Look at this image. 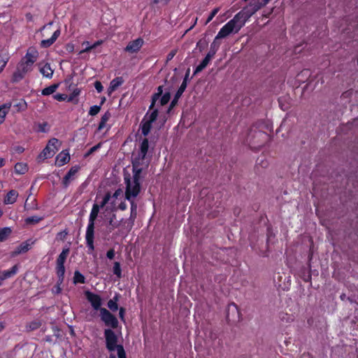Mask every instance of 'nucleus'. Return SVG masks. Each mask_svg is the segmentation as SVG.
Instances as JSON below:
<instances>
[{
  "instance_id": "nucleus-1",
  "label": "nucleus",
  "mask_w": 358,
  "mask_h": 358,
  "mask_svg": "<svg viewBox=\"0 0 358 358\" xmlns=\"http://www.w3.org/2000/svg\"><path fill=\"white\" fill-rule=\"evenodd\" d=\"M132 166V177H130L129 175L124 176V183L126 185L125 199L127 200L136 199L141 192V182L145 176L143 171L147 168L145 163L140 164L138 160H133Z\"/></svg>"
},
{
  "instance_id": "nucleus-2",
  "label": "nucleus",
  "mask_w": 358,
  "mask_h": 358,
  "mask_svg": "<svg viewBox=\"0 0 358 358\" xmlns=\"http://www.w3.org/2000/svg\"><path fill=\"white\" fill-rule=\"evenodd\" d=\"M104 337L106 347L110 352L109 358H127L124 349L118 343V337L113 330L105 329Z\"/></svg>"
},
{
  "instance_id": "nucleus-3",
  "label": "nucleus",
  "mask_w": 358,
  "mask_h": 358,
  "mask_svg": "<svg viewBox=\"0 0 358 358\" xmlns=\"http://www.w3.org/2000/svg\"><path fill=\"white\" fill-rule=\"evenodd\" d=\"M99 213V204L94 203L91 210L89 222L86 229L85 240L88 248V253L90 254L94 250V221L96 220Z\"/></svg>"
},
{
  "instance_id": "nucleus-4",
  "label": "nucleus",
  "mask_w": 358,
  "mask_h": 358,
  "mask_svg": "<svg viewBox=\"0 0 358 358\" xmlns=\"http://www.w3.org/2000/svg\"><path fill=\"white\" fill-rule=\"evenodd\" d=\"M61 143L59 140L55 138H51L45 148L43 150L41 153L39 155L38 158L40 159H45L52 157L57 151L59 149Z\"/></svg>"
},
{
  "instance_id": "nucleus-5",
  "label": "nucleus",
  "mask_w": 358,
  "mask_h": 358,
  "mask_svg": "<svg viewBox=\"0 0 358 358\" xmlns=\"http://www.w3.org/2000/svg\"><path fill=\"white\" fill-rule=\"evenodd\" d=\"M32 66L33 65L22 59L13 73V80L17 82L23 78L28 72L32 70Z\"/></svg>"
},
{
  "instance_id": "nucleus-6",
  "label": "nucleus",
  "mask_w": 358,
  "mask_h": 358,
  "mask_svg": "<svg viewBox=\"0 0 358 358\" xmlns=\"http://www.w3.org/2000/svg\"><path fill=\"white\" fill-rule=\"evenodd\" d=\"M100 316L101 320L105 324L111 328H116L118 325V321L117 318L112 315L107 309H100Z\"/></svg>"
},
{
  "instance_id": "nucleus-7",
  "label": "nucleus",
  "mask_w": 358,
  "mask_h": 358,
  "mask_svg": "<svg viewBox=\"0 0 358 358\" xmlns=\"http://www.w3.org/2000/svg\"><path fill=\"white\" fill-rule=\"evenodd\" d=\"M85 295L87 300L91 303L92 308L96 310H100L102 304L101 296L90 291H86Z\"/></svg>"
},
{
  "instance_id": "nucleus-8",
  "label": "nucleus",
  "mask_w": 358,
  "mask_h": 358,
  "mask_svg": "<svg viewBox=\"0 0 358 358\" xmlns=\"http://www.w3.org/2000/svg\"><path fill=\"white\" fill-rule=\"evenodd\" d=\"M148 139L145 138L143 140L141 144L140 147V152L138 154V157L135 158L134 160H138V162L141 163H145L148 166V161L145 160V156L147 155L148 150Z\"/></svg>"
},
{
  "instance_id": "nucleus-9",
  "label": "nucleus",
  "mask_w": 358,
  "mask_h": 358,
  "mask_svg": "<svg viewBox=\"0 0 358 358\" xmlns=\"http://www.w3.org/2000/svg\"><path fill=\"white\" fill-rule=\"evenodd\" d=\"M144 44V41L141 38H138L128 43L124 50L129 53H136L140 50Z\"/></svg>"
},
{
  "instance_id": "nucleus-10",
  "label": "nucleus",
  "mask_w": 358,
  "mask_h": 358,
  "mask_svg": "<svg viewBox=\"0 0 358 358\" xmlns=\"http://www.w3.org/2000/svg\"><path fill=\"white\" fill-rule=\"evenodd\" d=\"M38 57V50L34 47H30L27 50L25 56L22 59L29 62L31 65H34V64L36 62Z\"/></svg>"
},
{
  "instance_id": "nucleus-11",
  "label": "nucleus",
  "mask_w": 358,
  "mask_h": 358,
  "mask_svg": "<svg viewBox=\"0 0 358 358\" xmlns=\"http://www.w3.org/2000/svg\"><path fill=\"white\" fill-rule=\"evenodd\" d=\"M79 170L78 166H73L71 168V169L69 171V172L66 174V176L63 178V185L65 188H66L69 184L75 180L76 175L78 173Z\"/></svg>"
},
{
  "instance_id": "nucleus-12",
  "label": "nucleus",
  "mask_w": 358,
  "mask_h": 358,
  "mask_svg": "<svg viewBox=\"0 0 358 358\" xmlns=\"http://www.w3.org/2000/svg\"><path fill=\"white\" fill-rule=\"evenodd\" d=\"M122 194V190L121 189H117L115 190V192L110 194L109 192L107 193L105 196H109L110 199H109V203L108 206H107V208L113 210L116 208L117 205V198L121 196Z\"/></svg>"
},
{
  "instance_id": "nucleus-13",
  "label": "nucleus",
  "mask_w": 358,
  "mask_h": 358,
  "mask_svg": "<svg viewBox=\"0 0 358 358\" xmlns=\"http://www.w3.org/2000/svg\"><path fill=\"white\" fill-rule=\"evenodd\" d=\"M18 271V266L15 265L10 269L3 271L0 273V286L2 285L3 281L8 278L14 276Z\"/></svg>"
},
{
  "instance_id": "nucleus-14",
  "label": "nucleus",
  "mask_w": 358,
  "mask_h": 358,
  "mask_svg": "<svg viewBox=\"0 0 358 358\" xmlns=\"http://www.w3.org/2000/svg\"><path fill=\"white\" fill-rule=\"evenodd\" d=\"M34 242L27 241L22 243L17 246L15 250L13 252V256H17L21 253L27 252L30 248Z\"/></svg>"
},
{
  "instance_id": "nucleus-15",
  "label": "nucleus",
  "mask_w": 358,
  "mask_h": 358,
  "mask_svg": "<svg viewBox=\"0 0 358 358\" xmlns=\"http://www.w3.org/2000/svg\"><path fill=\"white\" fill-rule=\"evenodd\" d=\"M69 160V153L66 151H62L56 157V164L58 166H62L68 163Z\"/></svg>"
},
{
  "instance_id": "nucleus-16",
  "label": "nucleus",
  "mask_w": 358,
  "mask_h": 358,
  "mask_svg": "<svg viewBox=\"0 0 358 358\" xmlns=\"http://www.w3.org/2000/svg\"><path fill=\"white\" fill-rule=\"evenodd\" d=\"M40 68L39 71L41 73L48 78H51L52 77L54 71L52 69L50 64L48 63L42 64L41 63L39 64Z\"/></svg>"
},
{
  "instance_id": "nucleus-17",
  "label": "nucleus",
  "mask_w": 358,
  "mask_h": 358,
  "mask_svg": "<svg viewBox=\"0 0 358 358\" xmlns=\"http://www.w3.org/2000/svg\"><path fill=\"white\" fill-rule=\"evenodd\" d=\"M124 83V80L122 77H117L113 79L110 83V86L108 88V94H111L114 91H115L120 86H121Z\"/></svg>"
},
{
  "instance_id": "nucleus-18",
  "label": "nucleus",
  "mask_w": 358,
  "mask_h": 358,
  "mask_svg": "<svg viewBox=\"0 0 358 358\" xmlns=\"http://www.w3.org/2000/svg\"><path fill=\"white\" fill-rule=\"evenodd\" d=\"M60 35V30L57 29L51 36V38L45 40H43L41 42V46L42 48H48L52 45Z\"/></svg>"
},
{
  "instance_id": "nucleus-19",
  "label": "nucleus",
  "mask_w": 358,
  "mask_h": 358,
  "mask_svg": "<svg viewBox=\"0 0 358 358\" xmlns=\"http://www.w3.org/2000/svg\"><path fill=\"white\" fill-rule=\"evenodd\" d=\"M17 196V192L12 189L7 193L3 202L5 204H13L16 201Z\"/></svg>"
},
{
  "instance_id": "nucleus-20",
  "label": "nucleus",
  "mask_w": 358,
  "mask_h": 358,
  "mask_svg": "<svg viewBox=\"0 0 358 358\" xmlns=\"http://www.w3.org/2000/svg\"><path fill=\"white\" fill-rule=\"evenodd\" d=\"M217 35L215 36L214 41L213 42V43L210 45V51L208 52V54L205 57V58H206L209 61H210V59L214 57V55H215L217 50H218L219 45H220L219 44H216V41H217V40L220 39L221 38H217Z\"/></svg>"
},
{
  "instance_id": "nucleus-21",
  "label": "nucleus",
  "mask_w": 358,
  "mask_h": 358,
  "mask_svg": "<svg viewBox=\"0 0 358 358\" xmlns=\"http://www.w3.org/2000/svg\"><path fill=\"white\" fill-rule=\"evenodd\" d=\"M11 107L13 108L15 112H20L27 109V104L24 100L20 99L15 101L13 104L11 103Z\"/></svg>"
},
{
  "instance_id": "nucleus-22",
  "label": "nucleus",
  "mask_w": 358,
  "mask_h": 358,
  "mask_svg": "<svg viewBox=\"0 0 358 358\" xmlns=\"http://www.w3.org/2000/svg\"><path fill=\"white\" fill-rule=\"evenodd\" d=\"M10 108L11 103H6L0 106V124L3 123L5 120L6 115L10 110Z\"/></svg>"
},
{
  "instance_id": "nucleus-23",
  "label": "nucleus",
  "mask_w": 358,
  "mask_h": 358,
  "mask_svg": "<svg viewBox=\"0 0 358 358\" xmlns=\"http://www.w3.org/2000/svg\"><path fill=\"white\" fill-rule=\"evenodd\" d=\"M110 117H111V114L108 111L106 112L103 115V116L101 117L100 123L99 124V127H98L99 131H101L106 127V123Z\"/></svg>"
},
{
  "instance_id": "nucleus-24",
  "label": "nucleus",
  "mask_w": 358,
  "mask_h": 358,
  "mask_svg": "<svg viewBox=\"0 0 358 358\" xmlns=\"http://www.w3.org/2000/svg\"><path fill=\"white\" fill-rule=\"evenodd\" d=\"M162 88H163L162 86H159L157 88V91H158L157 93H155L152 96V103L150 106V110H152L154 106L157 103V101L159 99L160 96H162V94L163 92Z\"/></svg>"
},
{
  "instance_id": "nucleus-25",
  "label": "nucleus",
  "mask_w": 358,
  "mask_h": 358,
  "mask_svg": "<svg viewBox=\"0 0 358 358\" xmlns=\"http://www.w3.org/2000/svg\"><path fill=\"white\" fill-rule=\"evenodd\" d=\"M28 170L27 165L24 163L18 162L15 165V171L17 173L24 174Z\"/></svg>"
},
{
  "instance_id": "nucleus-26",
  "label": "nucleus",
  "mask_w": 358,
  "mask_h": 358,
  "mask_svg": "<svg viewBox=\"0 0 358 358\" xmlns=\"http://www.w3.org/2000/svg\"><path fill=\"white\" fill-rule=\"evenodd\" d=\"M59 87V84H53L49 87L44 88L42 90V94L44 96H48L53 94Z\"/></svg>"
},
{
  "instance_id": "nucleus-27",
  "label": "nucleus",
  "mask_w": 358,
  "mask_h": 358,
  "mask_svg": "<svg viewBox=\"0 0 358 358\" xmlns=\"http://www.w3.org/2000/svg\"><path fill=\"white\" fill-rule=\"evenodd\" d=\"M10 227H4L0 229V242L4 241L11 234Z\"/></svg>"
},
{
  "instance_id": "nucleus-28",
  "label": "nucleus",
  "mask_w": 358,
  "mask_h": 358,
  "mask_svg": "<svg viewBox=\"0 0 358 358\" xmlns=\"http://www.w3.org/2000/svg\"><path fill=\"white\" fill-rule=\"evenodd\" d=\"M188 77V74L186 75L184 80L182 81L181 85L180 86L179 89L178 90L177 92L176 93L175 96H176V99H179L184 91L185 90L187 87V78Z\"/></svg>"
},
{
  "instance_id": "nucleus-29",
  "label": "nucleus",
  "mask_w": 358,
  "mask_h": 358,
  "mask_svg": "<svg viewBox=\"0 0 358 358\" xmlns=\"http://www.w3.org/2000/svg\"><path fill=\"white\" fill-rule=\"evenodd\" d=\"M41 326V322L39 320H34L28 323L26 328L28 331H34L38 329Z\"/></svg>"
},
{
  "instance_id": "nucleus-30",
  "label": "nucleus",
  "mask_w": 358,
  "mask_h": 358,
  "mask_svg": "<svg viewBox=\"0 0 358 358\" xmlns=\"http://www.w3.org/2000/svg\"><path fill=\"white\" fill-rule=\"evenodd\" d=\"M117 296H114L112 299H110L108 302V307L112 311H116L118 309L117 306Z\"/></svg>"
},
{
  "instance_id": "nucleus-31",
  "label": "nucleus",
  "mask_w": 358,
  "mask_h": 358,
  "mask_svg": "<svg viewBox=\"0 0 358 358\" xmlns=\"http://www.w3.org/2000/svg\"><path fill=\"white\" fill-rule=\"evenodd\" d=\"M85 276L80 273L78 271H76L73 276V282L77 283H85Z\"/></svg>"
},
{
  "instance_id": "nucleus-32",
  "label": "nucleus",
  "mask_w": 358,
  "mask_h": 358,
  "mask_svg": "<svg viewBox=\"0 0 358 358\" xmlns=\"http://www.w3.org/2000/svg\"><path fill=\"white\" fill-rule=\"evenodd\" d=\"M171 94L169 92L164 94L162 96H160L159 99L157 101L158 103L160 106H164L170 101Z\"/></svg>"
},
{
  "instance_id": "nucleus-33",
  "label": "nucleus",
  "mask_w": 358,
  "mask_h": 358,
  "mask_svg": "<svg viewBox=\"0 0 358 358\" xmlns=\"http://www.w3.org/2000/svg\"><path fill=\"white\" fill-rule=\"evenodd\" d=\"M57 274L58 278L61 282L63 281L64 273H65V267L64 265H56Z\"/></svg>"
},
{
  "instance_id": "nucleus-34",
  "label": "nucleus",
  "mask_w": 358,
  "mask_h": 358,
  "mask_svg": "<svg viewBox=\"0 0 358 358\" xmlns=\"http://www.w3.org/2000/svg\"><path fill=\"white\" fill-rule=\"evenodd\" d=\"M209 60H208L206 58H204L203 61L200 63V64L196 66L194 74H196L199 72L201 71L203 69H204L209 64Z\"/></svg>"
},
{
  "instance_id": "nucleus-35",
  "label": "nucleus",
  "mask_w": 358,
  "mask_h": 358,
  "mask_svg": "<svg viewBox=\"0 0 358 358\" xmlns=\"http://www.w3.org/2000/svg\"><path fill=\"white\" fill-rule=\"evenodd\" d=\"M113 273L118 278H120L122 277V270L120 267V264L117 262H114L113 268Z\"/></svg>"
},
{
  "instance_id": "nucleus-36",
  "label": "nucleus",
  "mask_w": 358,
  "mask_h": 358,
  "mask_svg": "<svg viewBox=\"0 0 358 358\" xmlns=\"http://www.w3.org/2000/svg\"><path fill=\"white\" fill-rule=\"evenodd\" d=\"M43 220V217H39L37 215H34L31 217H29L25 220L27 224H36Z\"/></svg>"
},
{
  "instance_id": "nucleus-37",
  "label": "nucleus",
  "mask_w": 358,
  "mask_h": 358,
  "mask_svg": "<svg viewBox=\"0 0 358 358\" xmlns=\"http://www.w3.org/2000/svg\"><path fill=\"white\" fill-rule=\"evenodd\" d=\"M151 124H152V122H148V120L143 124L142 134L144 136H147L149 134L150 129H151Z\"/></svg>"
},
{
  "instance_id": "nucleus-38",
  "label": "nucleus",
  "mask_w": 358,
  "mask_h": 358,
  "mask_svg": "<svg viewBox=\"0 0 358 358\" xmlns=\"http://www.w3.org/2000/svg\"><path fill=\"white\" fill-rule=\"evenodd\" d=\"M157 115H158V110L157 109H154L151 113L150 114H148L147 113L146 115V117H148V122H153L156 120L157 117Z\"/></svg>"
},
{
  "instance_id": "nucleus-39",
  "label": "nucleus",
  "mask_w": 358,
  "mask_h": 358,
  "mask_svg": "<svg viewBox=\"0 0 358 358\" xmlns=\"http://www.w3.org/2000/svg\"><path fill=\"white\" fill-rule=\"evenodd\" d=\"M103 43V41L102 40H100V41H96L94 44H92L90 48H85L83 50H81L79 54H83L84 52H89L91 50L96 48L97 46L101 45Z\"/></svg>"
},
{
  "instance_id": "nucleus-40",
  "label": "nucleus",
  "mask_w": 358,
  "mask_h": 358,
  "mask_svg": "<svg viewBox=\"0 0 358 358\" xmlns=\"http://www.w3.org/2000/svg\"><path fill=\"white\" fill-rule=\"evenodd\" d=\"M100 110L101 106H93L90 108L89 115L92 116L96 115L99 113Z\"/></svg>"
},
{
  "instance_id": "nucleus-41",
  "label": "nucleus",
  "mask_w": 358,
  "mask_h": 358,
  "mask_svg": "<svg viewBox=\"0 0 358 358\" xmlns=\"http://www.w3.org/2000/svg\"><path fill=\"white\" fill-rule=\"evenodd\" d=\"M115 218V215H113L110 221H109V229L110 231L113 230L114 229L117 228L118 227V223L114 222V219Z\"/></svg>"
},
{
  "instance_id": "nucleus-42",
  "label": "nucleus",
  "mask_w": 358,
  "mask_h": 358,
  "mask_svg": "<svg viewBox=\"0 0 358 358\" xmlns=\"http://www.w3.org/2000/svg\"><path fill=\"white\" fill-rule=\"evenodd\" d=\"M219 10H220V8H214L212 10V12L210 13V15L208 16V17L206 22V24H208V22H210L213 19V17L217 15V13L219 12Z\"/></svg>"
},
{
  "instance_id": "nucleus-43",
  "label": "nucleus",
  "mask_w": 358,
  "mask_h": 358,
  "mask_svg": "<svg viewBox=\"0 0 358 358\" xmlns=\"http://www.w3.org/2000/svg\"><path fill=\"white\" fill-rule=\"evenodd\" d=\"M109 199H110L109 197V196H104L102 201L101 202V203L99 205V209L100 208H103L104 206H106V205L108 206V203H109Z\"/></svg>"
},
{
  "instance_id": "nucleus-44",
  "label": "nucleus",
  "mask_w": 358,
  "mask_h": 358,
  "mask_svg": "<svg viewBox=\"0 0 358 358\" xmlns=\"http://www.w3.org/2000/svg\"><path fill=\"white\" fill-rule=\"evenodd\" d=\"M69 253V248H64V249H63L62 252L59 254L58 257L66 259Z\"/></svg>"
},
{
  "instance_id": "nucleus-45",
  "label": "nucleus",
  "mask_w": 358,
  "mask_h": 358,
  "mask_svg": "<svg viewBox=\"0 0 358 358\" xmlns=\"http://www.w3.org/2000/svg\"><path fill=\"white\" fill-rule=\"evenodd\" d=\"M7 63V59L0 55V72L3 69Z\"/></svg>"
},
{
  "instance_id": "nucleus-46",
  "label": "nucleus",
  "mask_w": 358,
  "mask_h": 358,
  "mask_svg": "<svg viewBox=\"0 0 358 358\" xmlns=\"http://www.w3.org/2000/svg\"><path fill=\"white\" fill-rule=\"evenodd\" d=\"M94 87H95V89L96 90V91H97L98 92H102V90H103V85H102L101 83V82H99V81H96V82H95V83H94Z\"/></svg>"
},
{
  "instance_id": "nucleus-47",
  "label": "nucleus",
  "mask_w": 358,
  "mask_h": 358,
  "mask_svg": "<svg viewBox=\"0 0 358 358\" xmlns=\"http://www.w3.org/2000/svg\"><path fill=\"white\" fill-rule=\"evenodd\" d=\"M48 124L47 123H42L38 124V131L41 132H46L48 129Z\"/></svg>"
},
{
  "instance_id": "nucleus-48",
  "label": "nucleus",
  "mask_w": 358,
  "mask_h": 358,
  "mask_svg": "<svg viewBox=\"0 0 358 358\" xmlns=\"http://www.w3.org/2000/svg\"><path fill=\"white\" fill-rule=\"evenodd\" d=\"M115 252L114 250V249H110L109 250L107 253H106V257L109 259H113L115 257Z\"/></svg>"
},
{
  "instance_id": "nucleus-49",
  "label": "nucleus",
  "mask_w": 358,
  "mask_h": 358,
  "mask_svg": "<svg viewBox=\"0 0 358 358\" xmlns=\"http://www.w3.org/2000/svg\"><path fill=\"white\" fill-rule=\"evenodd\" d=\"M54 98L57 101H64L66 98V95L63 94H57L54 96Z\"/></svg>"
},
{
  "instance_id": "nucleus-50",
  "label": "nucleus",
  "mask_w": 358,
  "mask_h": 358,
  "mask_svg": "<svg viewBox=\"0 0 358 358\" xmlns=\"http://www.w3.org/2000/svg\"><path fill=\"white\" fill-rule=\"evenodd\" d=\"M135 199H131V200H128L131 204V211H137V204L134 201Z\"/></svg>"
},
{
  "instance_id": "nucleus-51",
  "label": "nucleus",
  "mask_w": 358,
  "mask_h": 358,
  "mask_svg": "<svg viewBox=\"0 0 358 358\" xmlns=\"http://www.w3.org/2000/svg\"><path fill=\"white\" fill-rule=\"evenodd\" d=\"M101 145L100 144H97L94 146H93L92 148H91L88 152L86 154V156H88L90 155H91L92 153H93L94 151H96L97 149H99L100 148Z\"/></svg>"
},
{
  "instance_id": "nucleus-52",
  "label": "nucleus",
  "mask_w": 358,
  "mask_h": 358,
  "mask_svg": "<svg viewBox=\"0 0 358 358\" xmlns=\"http://www.w3.org/2000/svg\"><path fill=\"white\" fill-rule=\"evenodd\" d=\"M177 52V50H171L167 55V60L169 61V60H171L173 57L176 55Z\"/></svg>"
},
{
  "instance_id": "nucleus-53",
  "label": "nucleus",
  "mask_w": 358,
  "mask_h": 358,
  "mask_svg": "<svg viewBox=\"0 0 358 358\" xmlns=\"http://www.w3.org/2000/svg\"><path fill=\"white\" fill-rule=\"evenodd\" d=\"M66 259L57 257L56 265H64Z\"/></svg>"
},
{
  "instance_id": "nucleus-54",
  "label": "nucleus",
  "mask_w": 358,
  "mask_h": 358,
  "mask_svg": "<svg viewBox=\"0 0 358 358\" xmlns=\"http://www.w3.org/2000/svg\"><path fill=\"white\" fill-rule=\"evenodd\" d=\"M118 208L121 210H124L127 209V206L125 202H121L119 206H118Z\"/></svg>"
},
{
  "instance_id": "nucleus-55",
  "label": "nucleus",
  "mask_w": 358,
  "mask_h": 358,
  "mask_svg": "<svg viewBox=\"0 0 358 358\" xmlns=\"http://www.w3.org/2000/svg\"><path fill=\"white\" fill-rule=\"evenodd\" d=\"M303 75L308 76V75H309V71H308V70H306H306H303V71H302L299 74H298L297 77H298L299 80H300V81L301 80H300V79H299V77H300L301 76H303Z\"/></svg>"
},
{
  "instance_id": "nucleus-56",
  "label": "nucleus",
  "mask_w": 358,
  "mask_h": 358,
  "mask_svg": "<svg viewBox=\"0 0 358 358\" xmlns=\"http://www.w3.org/2000/svg\"><path fill=\"white\" fill-rule=\"evenodd\" d=\"M178 100V99H176V96H175L174 99L171 101V106H170V108H169V110H170L171 108H173L177 103Z\"/></svg>"
},
{
  "instance_id": "nucleus-57",
  "label": "nucleus",
  "mask_w": 358,
  "mask_h": 358,
  "mask_svg": "<svg viewBox=\"0 0 358 358\" xmlns=\"http://www.w3.org/2000/svg\"><path fill=\"white\" fill-rule=\"evenodd\" d=\"M124 308H120V312H119L120 317L122 319V318L124 317Z\"/></svg>"
},
{
  "instance_id": "nucleus-58",
  "label": "nucleus",
  "mask_w": 358,
  "mask_h": 358,
  "mask_svg": "<svg viewBox=\"0 0 358 358\" xmlns=\"http://www.w3.org/2000/svg\"><path fill=\"white\" fill-rule=\"evenodd\" d=\"M5 165V159L3 158H0V167H2Z\"/></svg>"
},
{
  "instance_id": "nucleus-59",
  "label": "nucleus",
  "mask_w": 358,
  "mask_h": 358,
  "mask_svg": "<svg viewBox=\"0 0 358 358\" xmlns=\"http://www.w3.org/2000/svg\"><path fill=\"white\" fill-rule=\"evenodd\" d=\"M136 216V211H131V218H135Z\"/></svg>"
},
{
  "instance_id": "nucleus-60",
  "label": "nucleus",
  "mask_w": 358,
  "mask_h": 358,
  "mask_svg": "<svg viewBox=\"0 0 358 358\" xmlns=\"http://www.w3.org/2000/svg\"><path fill=\"white\" fill-rule=\"evenodd\" d=\"M52 24V22H50L48 24L45 25L43 27V29H48L51 25Z\"/></svg>"
},
{
  "instance_id": "nucleus-61",
  "label": "nucleus",
  "mask_w": 358,
  "mask_h": 358,
  "mask_svg": "<svg viewBox=\"0 0 358 358\" xmlns=\"http://www.w3.org/2000/svg\"><path fill=\"white\" fill-rule=\"evenodd\" d=\"M83 45H86L85 48H90L92 45H90V43L88 41H85L83 43Z\"/></svg>"
},
{
  "instance_id": "nucleus-62",
  "label": "nucleus",
  "mask_w": 358,
  "mask_h": 358,
  "mask_svg": "<svg viewBox=\"0 0 358 358\" xmlns=\"http://www.w3.org/2000/svg\"><path fill=\"white\" fill-rule=\"evenodd\" d=\"M3 329V325L2 322H0V331Z\"/></svg>"
},
{
  "instance_id": "nucleus-63",
  "label": "nucleus",
  "mask_w": 358,
  "mask_h": 358,
  "mask_svg": "<svg viewBox=\"0 0 358 358\" xmlns=\"http://www.w3.org/2000/svg\"><path fill=\"white\" fill-rule=\"evenodd\" d=\"M105 100H106V98H105V97L102 98V99H101V104H103V102L105 101Z\"/></svg>"
},
{
  "instance_id": "nucleus-64",
  "label": "nucleus",
  "mask_w": 358,
  "mask_h": 358,
  "mask_svg": "<svg viewBox=\"0 0 358 358\" xmlns=\"http://www.w3.org/2000/svg\"><path fill=\"white\" fill-rule=\"evenodd\" d=\"M27 18L30 20L31 19V15L29 14L27 15Z\"/></svg>"
}]
</instances>
